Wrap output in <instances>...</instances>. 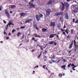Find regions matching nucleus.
Masks as SVG:
<instances>
[{
    "label": "nucleus",
    "mask_w": 78,
    "mask_h": 78,
    "mask_svg": "<svg viewBox=\"0 0 78 78\" xmlns=\"http://www.w3.org/2000/svg\"><path fill=\"white\" fill-rule=\"evenodd\" d=\"M34 0H32L29 3L30 5V8H33V7H34V5H33V2L34 1Z\"/></svg>",
    "instance_id": "obj_1"
},
{
    "label": "nucleus",
    "mask_w": 78,
    "mask_h": 78,
    "mask_svg": "<svg viewBox=\"0 0 78 78\" xmlns=\"http://www.w3.org/2000/svg\"><path fill=\"white\" fill-rule=\"evenodd\" d=\"M11 25H12V22H11V21H10L9 23L7 24V26L5 27L6 30H8V25H9V26H10Z\"/></svg>",
    "instance_id": "obj_2"
},
{
    "label": "nucleus",
    "mask_w": 78,
    "mask_h": 78,
    "mask_svg": "<svg viewBox=\"0 0 78 78\" xmlns=\"http://www.w3.org/2000/svg\"><path fill=\"white\" fill-rule=\"evenodd\" d=\"M51 12V10L50 9H47L46 11V15L47 16H48L49 15V14L50 13V12Z\"/></svg>",
    "instance_id": "obj_3"
},
{
    "label": "nucleus",
    "mask_w": 78,
    "mask_h": 78,
    "mask_svg": "<svg viewBox=\"0 0 78 78\" xmlns=\"http://www.w3.org/2000/svg\"><path fill=\"white\" fill-rule=\"evenodd\" d=\"M36 18L37 21H39V20H40V16L38 14L36 15Z\"/></svg>",
    "instance_id": "obj_4"
},
{
    "label": "nucleus",
    "mask_w": 78,
    "mask_h": 78,
    "mask_svg": "<svg viewBox=\"0 0 78 78\" xmlns=\"http://www.w3.org/2000/svg\"><path fill=\"white\" fill-rule=\"evenodd\" d=\"M5 12L7 17H8V18H10V15H9V13L8 12V10H6Z\"/></svg>",
    "instance_id": "obj_5"
},
{
    "label": "nucleus",
    "mask_w": 78,
    "mask_h": 78,
    "mask_svg": "<svg viewBox=\"0 0 78 78\" xmlns=\"http://www.w3.org/2000/svg\"><path fill=\"white\" fill-rule=\"evenodd\" d=\"M62 14H63V12H59L58 13H56L55 14V16H59V15H62Z\"/></svg>",
    "instance_id": "obj_6"
},
{
    "label": "nucleus",
    "mask_w": 78,
    "mask_h": 78,
    "mask_svg": "<svg viewBox=\"0 0 78 78\" xmlns=\"http://www.w3.org/2000/svg\"><path fill=\"white\" fill-rule=\"evenodd\" d=\"M62 11H63V10H64L65 9V5H64V3H63V2H62Z\"/></svg>",
    "instance_id": "obj_7"
},
{
    "label": "nucleus",
    "mask_w": 78,
    "mask_h": 78,
    "mask_svg": "<svg viewBox=\"0 0 78 78\" xmlns=\"http://www.w3.org/2000/svg\"><path fill=\"white\" fill-rule=\"evenodd\" d=\"M65 18L66 19L68 20L69 19V16H68V13H66L65 14Z\"/></svg>",
    "instance_id": "obj_8"
},
{
    "label": "nucleus",
    "mask_w": 78,
    "mask_h": 78,
    "mask_svg": "<svg viewBox=\"0 0 78 78\" xmlns=\"http://www.w3.org/2000/svg\"><path fill=\"white\" fill-rule=\"evenodd\" d=\"M52 3H54L53 1V0L49 1L48 3V5H50V4H51Z\"/></svg>",
    "instance_id": "obj_9"
},
{
    "label": "nucleus",
    "mask_w": 78,
    "mask_h": 78,
    "mask_svg": "<svg viewBox=\"0 0 78 78\" xmlns=\"http://www.w3.org/2000/svg\"><path fill=\"white\" fill-rule=\"evenodd\" d=\"M42 32H46L47 31V29L45 28H43L42 29Z\"/></svg>",
    "instance_id": "obj_10"
},
{
    "label": "nucleus",
    "mask_w": 78,
    "mask_h": 78,
    "mask_svg": "<svg viewBox=\"0 0 78 78\" xmlns=\"http://www.w3.org/2000/svg\"><path fill=\"white\" fill-rule=\"evenodd\" d=\"M51 25L52 27H53L55 25V22H52L51 24Z\"/></svg>",
    "instance_id": "obj_11"
},
{
    "label": "nucleus",
    "mask_w": 78,
    "mask_h": 78,
    "mask_svg": "<svg viewBox=\"0 0 78 78\" xmlns=\"http://www.w3.org/2000/svg\"><path fill=\"white\" fill-rule=\"evenodd\" d=\"M21 16H27V13H20Z\"/></svg>",
    "instance_id": "obj_12"
},
{
    "label": "nucleus",
    "mask_w": 78,
    "mask_h": 78,
    "mask_svg": "<svg viewBox=\"0 0 78 78\" xmlns=\"http://www.w3.org/2000/svg\"><path fill=\"white\" fill-rule=\"evenodd\" d=\"M64 5H65L66 6L67 8L69 7V4L67 3H65Z\"/></svg>",
    "instance_id": "obj_13"
},
{
    "label": "nucleus",
    "mask_w": 78,
    "mask_h": 78,
    "mask_svg": "<svg viewBox=\"0 0 78 78\" xmlns=\"http://www.w3.org/2000/svg\"><path fill=\"white\" fill-rule=\"evenodd\" d=\"M32 20L30 19L29 20H28L26 21L25 22L26 23H28V22H30V21H31Z\"/></svg>",
    "instance_id": "obj_14"
},
{
    "label": "nucleus",
    "mask_w": 78,
    "mask_h": 78,
    "mask_svg": "<svg viewBox=\"0 0 78 78\" xmlns=\"http://www.w3.org/2000/svg\"><path fill=\"white\" fill-rule=\"evenodd\" d=\"M55 36V35L54 34H52L50 35L49 36L50 38H52V37H53Z\"/></svg>",
    "instance_id": "obj_15"
},
{
    "label": "nucleus",
    "mask_w": 78,
    "mask_h": 78,
    "mask_svg": "<svg viewBox=\"0 0 78 78\" xmlns=\"http://www.w3.org/2000/svg\"><path fill=\"white\" fill-rule=\"evenodd\" d=\"M16 5H13L11 6V8L12 9L13 8H16Z\"/></svg>",
    "instance_id": "obj_16"
},
{
    "label": "nucleus",
    "mask_w": 78,
    "mask_h": 78,
    "mask_svg": "<svg viewBox=\"0 0 78 78\" xmlns=\"http://www.w3.org/2000/svg\"><path fill=\"white\" fill-rule=\"evenodd\" d=\"M53 43H55L54 41H51V42H49V44H53Z\"/></svg>",
    "instance_id": "obj_17"
},
{
    "label": "nucleus",
    "mask_w": 78,
    "mask_h": 78,
    "mask_svg": "<svg viewBox=\"0 0 78 78\" xmlns=\"http://www.w3.org/2000/svg\"><path fill=\"white\" fill-rule=\"evenodd\" d=\"M66 67V65H64L63 66H61V68H65Z\"/></svg>",
    "instance_id": "obj_18"
},
{
    "label": "nucleus",
    "mask_w": 78,
    "mask_h": 78,
    "mask_svg": "<svg viewBox=\"0 0 78 78\" xmlns=\"http://www.w3.org/2000/svg\"><path fill=\"white\" fill-rule=\"evenodd\" d=\"M72 46H73V44H71L69 47V48H71L72 47Z\"/></svg>",
    "instance_id": "obj_19"
},
{
    "label": "nucleus",
    "mask_w": 78,
    "mask_h": 78,
    "mask_svg": "<svg viewBox=\"0 0 78 78\" xmlns=\"http://www.w3.org/2000/svg\"><path fill=\"white\" fill-rule=\"evenodd\" d=\"M35 37H40V36H39L38 35H37V34H36L35 35Z\"/></svg>",
    "instance_id": "obj_20"
},
{
    "label": "nucleus",
    "mask_w": 78,
    "mask_h": 78,
    "mask_svg": "<svg viewBox=\"0 0 78 78\" xmlns=\"http://www.w3.org/2000/svg\"><path fill=\"white\" fill-rule=\"evenodd\" d=\"M20 32L18 33L17 34V36H20Z\"/></svg>",
    "instance_id": "obj_21"
},
{
    "label": "nucleus",
    "mask_w": 78,
    "mask_h": 78,
    "mask_svg": "<svg viewBox=\"0 0 78 78\" xmlns=\"http://www.w3.org/2000/svg\"><path fill=\"white\" fill-rule=\"evenodd\" d=\"M74 30L73 29L71 30V34H73Z\"/></svg>",
    "instance_id": "obj_22"
},
{
    "label": "nucleus",
    "mask_w": 78,
    "mask_h": 78,
    "mask_svg": "<svg viewBox=\"0 0 78 78\" xmlns=\"http://www.w3.org/2000/svg\"><path fill=\"white\" fill-rule=\"evenodd\" d=\"M25 28V27L23 26V27H21L20 28L21 29H23Z\"/></svg>",
    "instance_id": "obj_23"
},
{
    "label": "nucleus",
    "mask_w": 78,
    "mask_h": 78,
    "mask_svg": "<svg viewBox=\"0 0 78 78\" xmlns=\"http://www.w3.org/2000/svg\"><path fill=\"white\" fill-rule=\"evenodd\" d=\"M39 16H40V17H43V15L42 14H41L40 15H39Z\"/></svg>",
    "instance_id": "obj_24"
},
{
    "label": "nucleus",
    "mask_w": 78,
    "mask_h": 78,
    "mask_svg": "<svg viewBox=\"0 0 78 78\" xmlns=\"http://www.w3.org/2000/svg\"><path fill=\"white\" fill-rule=\"evenodd\" d=\"M24 36H25V35H24V34H23V37H21V39H23V38H24Z\"/></svg>",
    "instance_id": "obj_25"
},
{
    "label": "nucleus",
    "mask_w": 78,
    "mask_h": 78,
    "mask_svg": "<svg viewBox=\"0 0 78 78\" xmlns=\"http://www.w3.org/2000/svg\"><path fill=\"white\" fill-rule=\"evenodd\" d=\"M75 23H78V20H76V21Z\"/></svg>",
    "instance_id": "obj_26"
},
{
    "label": "nucleus",
    "mask_w": 78,
    "mask_h": 78,
    "mask_svg": "<svg viewBox=\"0 0 78 78\" xmlns=\"http://www.w3.org/2000/svg\"><path fill=\"white\" fill-rule=\"evenodd\" d=\"M73 12H78V11L76 10V9L73 10Z\"/></svg>",
    "instance_id": "obj_27"
},
{
    "label": "nucleus",
    "mask_w": 78,
    "mask_h": 78,
    "mask_svg": "<svg viewBox=\"0 0 78 78\" xmlns=\"http://www.w3.org/2000/svg\"><path fill=\"white\" fill-rule=\"evenodd\" d=\"M75 45V48H78V45H77L76 44Z\"/></svg>",
    "instance_id": "obj_28"
},
{
    "label": "nucleus",
    "mask_w": 78,
    "mask_h": 78,
    "mask_svg": "<svg viewBox=\"0 0 78 78\" xmlns=\"http://www.w3.org/2000/svg\"><path fill=\"white\" fill-rule=\"evenodd\" d=\"M15 31H16V30L15 29H13L12 30V33H14Z\"/></svg>",
    "instance_id": "obj_29"
},
{
    "label": "nucleus",
    "mask_w": 78,
    "mask_h": 78,
    "mask_svg": "<svg viewBox=\"0 0 78 78\" xmlns=\"http://www.w3.org/2000/svg\"><path fill=\"white\" fill-rule=\"evenodd\" d=\"M70 66H71V63H70L68 65V67H70Z\"/></svg>",
    "instance_id": "obj_30"
},
{
    "label": "nucleus",
    "mask_w": 78,
    "mask_h": 78,
    "mask_svg": "<svg viewBox=\"0 0 78 78\" xmlns=\"http://www.w3.org/2000/svg\"><path fill=\"white\" fill-rule=\"evenodd\" d=\"M41 54H42V52H41L40 55H39V56L38 57V58H39V57H40L41 56Z\"/></svg>",
    "instance_id": "obj_31"
},
{
    "label": "nucleus",
    "mask_w": 78,
    "mask_h": 78,
    "mask_svg": "<svg viewBox=\"0 0 78 78\" xmlns=\"http://www.w3.org/2000/svg\"><path fill=\"white\" fill-rule=\"evenodd\" d=\"M2 5L0 6V11H2Z\"/></svg>",
    "instance_id": "obj_32"
},
{
    "label": "nucleus",
    "mask_w": 78,
    "mask_h": 78,
    "mask_svg": "<svg viewBox=\"0 0 78 78\" xmlns=\"http://www.w3.org/2000/svg\"><path fill=\"white\" fill-rule=\"evenodd\" d=\"M59 76H62V75L61 74H59Z\"/></svg>",
    "instance_id": "obj_33"
},
{
    "label": "nucleus",
    "mask_w": 78,
    "mask_h": 78,
    "mask_svg": "<svg viewBox=\"0 0 78 78\" xmlns=\"http://www.w3.org/2000/svg\"><path fill=\"white\" fill-rule=\"evenodd\" d=\"M62 34H64V35H66V32H63Z\"/></svg>",
    "instance_id": "obj_34"
},
{
    "label": "nucleus",
    "mask_w": 78,
    "mask_h": 78,
    "mask_svg": "<svg viewBox=\"0 0 78 78\" xmlns=\"http://www.w3.org/2000/svg\"><path fill=\"white\" fill-rule=\"evenodd\" d=\"M77 67V66L74 65V66L73 67V68L74 69V68H75V67Z\"/></svg>",
    "instance_id": "obj_35"
},
{
    "label": "nucleus",
    "mask_w": 78,
    "mask_h": 78,
    "mask_svg": "<svg viewBox=\"0 0 78 78\" xmlns=\"http://www.w3.org/2000/svg\"><path fill=\"white\" fill-rule=\"evenodd\" d=\"M9 39V37H6V39H7V40Z\"/></svg>",
    "instance_id": "obj_36"
},
{
    "label": "nucleus",
    "mask_w": 78,
    "mask_h": 78,
    "mask_svg": "<svg viewBox=\"0 0 78 78\" xmlns=\"http://www.w3.org/2000/svg\"><path fill=\"white\" fill-rule=\"evenodd\" d=\"M62 60H63V62H66V60L65 59H63Z\"/></svg>",
    "instance_id": "obj_37"
},
{
    "label": "nucleus",
    "mask_w": 78,
    "mask_h": 78,
    "mask_svg": "<svg viewBox=\"0 0 78 78\" xmlns=\"http://www.w3.org/2000/svg\"><path fill=\"white\" fill-rule=\"evenodd\" d=\"M61 31H62V32L65 31V30H64L62 29H61Z\"/></svg>",
    "instance_id": "obj_38"
},
{
    "label": "nucleus",
    "mask_w": 78,
    "mask_h": 78,
    "mask_svg": "<svg viewBox=\"0 0 78 78\" xmlns=\"http://www.w3.org/2000/svg\"><path fill=\"white\" fill-rule=\"evenodd\" d=\"M49 64H52V63H53V62H51V61H50L49 62Z\"/></svg>",
    "instance_id": "obj_39"
},
{
    "label": "nucleus",
    "mask_w": 78,
    "mask_h": 78,
    "mask_svg": "<svg viewBox=\"0 0 78 78\" xmlns=\"http://www.w3.org/2000/svg\"><path fill=\"white\" fill-rule=\"evenodd\" d=\"M61 60H59L57 62V63H58V62H60V61H61Z\"/></svg>",
    "instance_id": "obj_40"
},
{
    "label": "nucleus",
    "mask_w": 78,
    "mask_h": 78,
    "mask_svg": "<svg viewBox=\"0 0 78 78\" xmlns=\"http://www.w3.org/2000/svg\"><path fill=\"white\" fill-rule=\"evenodd\" d=\"M3 21L4 23H6V21H5V20H3Z\"/></svg>",
    "instance_id": "obj_41"
},
{
    "label": "nucleus",
    "mask_w": 78,
    "mask_h": 78,
    "mask_svg": "<svg viewBox=\"0 0 78 78\" xmlns=\"http://www.w3.org/2000/svg\"><path fill=\"white\" fill-rule=\"evenodd\" d=\"M37 27V25H34V27Z\"/></svg>",
    "instance_id": "obj_42"
},
{
    "label": "nucleus",
    "mask_w": 78,
    "mask_h": 78,
    "mask_svg": "<svg viewBox=\"0 0 78 78\" xmlns=\"http://www.w3.org/2000/svg\"><path fill=\"white\" fill-rule=\"evenodd\" d=\"M65 32H68V31H69V30H66L65 31Z\"/></svg>",
    "instance_id": "obj_43"
},
{
    "label": "nucleus",
    "mask_w": 78,
    "mask_h": 78,
    "mask_svg": "<svg viewBox=\"0 0 78 78\" xmlns=\"http://www.w3.org/2000/svg\"><path fill=\"white\" fill-rule=\"evenodd\" d=\"M73 22H75V19H73Z\"/></svg>",
    "instance_id": "obj_44"
},
{
    "label": "nucleus",
    "mask_w": 78,
    "mask_h": 78,
    "mask_svg": "<svg viewBox=\"0 0 78 78\" xmlns=\"http://www.w3.org/2000/svg\"><path fill=\"white\" fill-rule=\"evenodd\" d=\"M35 39V38H34V37H33L32 38V40H34Z\"/></svg>",
    "instance_id": "obj_45"
},
{
    "label": "nucleus",
    "mask_w": 78,
    "mask_h": 78,
    "mask_svg": "<svg viewBox=\"0 0 78 78\" xmlns=\"http://www.w3.org/2000/svg\"><path fill=\"white\" fill-rule=\"evenodd\" d=\"M41 50H43L44 49L43 48H42V47H41Z\"/></svg>",
    "instance_id": "obj_46"
},
{
    "label": "nucleus",
    "mask_w": 78,
    "mask_h": 78,
    "mask_svg": "<svg viewBox=\"0 0 78 78\" xmlns=\"http://www.w3.org/2000/svg\"><path fill=\"white\" fill-rule=\"evenodd\" d=\"M74 45H76V42H74Z\"/></svg>",
    "instance_id": "obj_47"
},
{
    "label": "nucleus",
    "mask_w": 78,
    "mask_h": 78,
    "mask_svg": "<svg viewBox=\"0 0 78 78\" xmlns=\"http://www.w3.org/2000/svg\"><path fill=\"white\" fill-rule=\"evenodd\" d=\"M51 61H52V62H55V61H54V60H52Z\"/></svg>",
    "instance_id": "obj_48"
},
{
    "label": "nucleus",
    "mask_w": 78,
    "mask_h": 78,
    "mask_svg": "<svg viewBox=\"0 0 78 78\" xmlns=\"http://www.w3.org/2000/svg\"><path fill=\"white\" fill-rule=\"evenodd\" d=\"M47 53V51H45L44 52V53L45 54H46V53Z\"/></svg>",
    "instance_id": "obj_49"
},
{
    "label": "nucleus",
    "mask_w": 78,
    "mask_h": 78,
    "mask_svg": "<svg viewBox=\"0 0 78 78\" xmlns=\"http://www.w3.org/2000/svg\"><path fill=\"white\" fill-rule=\"evenodd\" d=\"M54 45L55 46H56V42L54 43Z\"/></svg>",
    "instance_id": "obj_50"
},
{
    "label": "nucleus",
    "mask_w": 78,
    "mask_h": 78,
    "mask_svg": "<svg viewBox=\"0 0 78 78\" xmlns=\"http://www.w3.org/2000/svg\"><path fill=\"white\" fill-rule=\"evenodd\" d=\"M74 66V64H72L71 65V66H72V67H73V66Z\"/></svg>",
    "instance_id": "obj_51"
},
{
    "label": "nucleus",
    "mask_w": 78,
    "mask_h": 78,
    "mask_svg": "<svg viewBox=\"0 0 78 78\" xmlns=\"http://www.w3.org/2000/svg\"><path fill=\"white\" fill-rule=\"evenodd\" d=\"M47 57L46 56H45L44 57V58L45 59H47Z\"/></svg>",
    "instance_id": "obj_52"
},
{
    "label": "nucleus",
    "mask_w": 78,
    "mask_h": 78,
    "mask_svg": "<svg viewBox=\"0 0 78 78\" xmlns=\"http://www.w3.org/2000/svg\"><path fill=\"white\" fill-rule=\"evenodd\" d=\"M36 29H37L38 30H39L38 29V27H36Z\"/></svg>",
    "instance_id": "obj_53"
},
{
    "label": "nucleus",
    "mask_w": 78,
    "mask_h": 78,
    "mask_svg": "<svg viewBox=\"0 0 78 78\" xmlns=\"http://www.w3.org/2000/svg\"><path fill=\"white\" fill-rule=\"evenodd\" d=\"M10 13H11V14H12V11H10Z\"/></svg>",
    "instance_id": "obj_54"
},
{
    "label": "nucleus",
    "mask_w": 78,
    "mask_h": 78,
    "mask_svg": "<svg viewBox=\"0 0 78 78\" xmlns=\"http://www.w3.org/2000/svg\"><path fill=\"white\" fill-rule=\"evenodd\" d=\"M73 41H72V43H71V44H72V45H73Z\"/></svg>",
    "instance_id": "obj_55"
},
{
    "label": "nucleus",
    "mask_w": 78,
    "mask_h": 78,
    "mask_svg": "<svg viewBox=\"0 0 78 78\" xmlns=\"http://www.w3.org/2000/svg\"><path fill=\"white\" fill-rule=\"evenodd\" d=\"M50 58H51V59H54V57H49Z\"/></svg>",
    "instance_id": "obj_56"
},
{
    "label": "nucleus",
    "mask_w": 78,
    "mask_h": 78,
    "mask_svg": "<svg viewBox=\"0 0 78 78\" xmlns=\"http://www.w3.org/2000/svg\"><path fill=\"white\" fill-rule=\"evenodd\" d=\"M45 66H43V68L45 69Z\"/></svg>",
    "instance_id": "obj_57"
},
{
    "label": "nucleus",
    "mask_w": 78,
    "mask_h": 78,
    "mask_svg": "<svg viewBox=\"0 0 78 78\" xmlns=\"http://www.w3.org/2000/svg\"><path fill=\"white\" fill-rule=\"evenodd\" d=\"M67 37L68 38H70L69 35Z\"/></svg>",
    "instance_id": "obj_58"
},
{
    "label": "nucleus",
    "mask_w": 78,
    "mask_h": 78,
    "mask_svg": "<svg viewBox=\"0 0 78 78\" xmlns=\"http://www.w3.org/2000/svg\"><path fill=\"white\" fill-rule=\"evenodd\" d=\"M29 42V40H27V42Z\"/></svg>",
    "instance_id": "obj_59"
},
{
    "label": "nucleus",
    "mask_w": 78,
    "mask_h": 78,
    "mask_svg": "<svg viewBox=\"0 0 78 78\" xmlns=\"http://www.w3.org/2000/svg\"><path fill=\"white\" fill-rule=\"evenodd\" d=\"M72 69H73V70H75V69L73 68V67L72 68Z\"/></svg>",
    "instance_id": "obj_60"
},
{
    "label": "nucleus",
    "mask_w": 78,
    "mask_h": 78,
    "mask_svg": "<svg viewBox=\"0 0 78 78\" xmlns=\"http://www.w3.org/2000/svg\"><path fill=\"white\" fill-rule=\"evenodd\" d=\"M75 51H76V48L75 49Z\"/></svg>",
    "instance_id": "obj_61"
},
{
    "label": "nucleus",
    "mask_w": 78,
    "mask_h": 78,
    "mask_svg": "<svg viewBox=\"0 0 78 78\" xmlns=\"http://www.w3.org/2000/svg\"><path fill=\"white\" fill-rule=\"evenodd\" d=\"M36 66V67H37V68H38V67H39V66Z\"/></svg>",
    "instance_id": "obj_62"
},
{
    "label": "nucleus",
    "mask_w": 78,
    "mask_h": 78,
    "mask_svg": "<svg viewBox=\"0 0 78 78\" xmlns=\"http://www.w3.org/2000/svg\"><path fill=\"white\" fill-rule=\"evenodd\" d=\"M66 28V26H65L64 27V28Z\"/></svg>",
    "instance_id": "obj_63"
},
{
    "label": "nucleus",
    "mask_w": 78,
    "mask_h": 78,
    "mask_svg": "<svg viewBox=\"0 0 78 78\" xmlns=\"http://www.w3.org/2000/svg\"><path fill=\"white\" fill-rule=\"evenodd\" d=\"M76 9H78V8H76Z\"/></svg>",
    "instance_id": "obj_64"
}]
</instances>
